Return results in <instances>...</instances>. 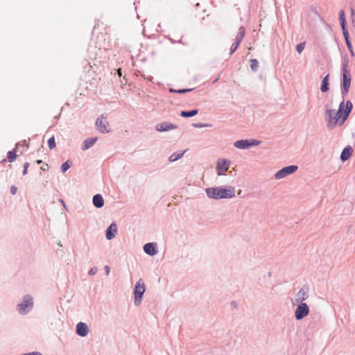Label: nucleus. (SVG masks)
<instances>
[{
    "label": "nucleus",
    "mask_w": 355,
    "mask_h": 355,
    "mask_svg": "<svg viewBox=\"0 0 355 355\" xmlns=\"http://www.w3.org/2000/svg\"><path fill=\"white\" fill-rule=\"evenodd\" d=\"M194 89V88H189V89H173V88H170L169 89V92L171 93H174V94H185V93H187V92H191Z\"/></svg>",
    "instance_id": "393cba45"
},
{
    "label": "nucleus",
    "mask_w": 355,
    "mask_h": 355,
    "mask_svg": "<svg viewBox=\"0 0 355 355\" xmlns=\"http://www.w3.org/2000/svg\"><path fill=\"white\" fill-rule=\"evenodd\" d=\"M17 158V147L7 153V159L9 162H13Z\"/></svg>",
    "instance_id": "b1692460"
},
{
    "label": "nucleus",
    "mask_w": 355,
    "mask_h": 355,
    "mask_svg": "<svg viewBox=\"0 0 355 355\" xmlns=\"http://www.w3.org/2000/svg\"><path fill=\"white\" fill-rule=\"evenodd\" d=\"M76 334L81 337H85L88 334L89 328L86 323L80 322L77 324L76 328Z\"/></svg>",
    "instance_id": "ddd939ff"
},
{
    "label": "nucleus",
    "mask_w": 355,
    "mask_h": 355,
    "mask_svg": "<svg viewBox=\"0 0 355 355\" xmlns=\"http://www.w3.org/2000/svg\"><path fill=\"white\" fill-rule=\"evenodd\" d=\"M349 58L345 55L342 60V71H350L348 69Z\"/></svg>",
    "instance_id": "bb28decb"
},
{
    "label": "nucleus",
    "mask_w": 355,
    "mask_h": 355,
    "mask_svg": "<svg viewBox=\"0 0 355 355\" xmlns=\"http://www.w3.org/2000/svg\"><path fill=\"white\" fill-rule=\"evenodd\" d=\"M308 292V285H303L302 288L300 289V291L297 292L295 299V302H293V304L296 305L298 303H304V301L309 297Z\"/></svg>",
    "instance_id": "6e6552de"
},
{
    "label": "nucleus",
    "mask_w": 355,
    "mask_h": 355,
    "mask_svg": "<svg viewBox=\"0 0 355 355\" xmlns=\"http://www.w3.org/2000/svg\"><path fill=\"white\" fill-rule=\"evenodd\" d=\"M118 73H119V76H121V70H119Z\"/></svg>",
    "instance_id": "8fccbe9b"
},
{
    "label": "nucleus",
    "mask_w": 355,
    "mask_h": 355,
    "mask_svg": "<svg viewBox=\"0 0 355 355\" xmlns=\"http://www.w3.org/2000/svg\"><path fill=\"white\" fill-rule=\"evenodd\" d=\"M6 162H7V161H6V159H3L1 162V163L4 164V163H6Z\"/></svg>",
    "instance_id": "09e8293b"
},
{
    "label": "nucleus",
    "mask_w": 355,
    "mask_h": 355,
    "mask_svg": "<svg viewBox=\"0 0 355 355\" xmlns=\"http://www.w3.org/2000/svg\"><path fill=\"white\" fill-rule=\"evenodd\" d=\"M97 141V137H89L86 139L81 146L83 150H86L91 148Z\"/></svg>",
    "instance_id": "a211bd4d"
},
{
    "label": "nucleus",
    "mask_w": 355,
    "mask_h": 355,
    "mask_svg": "<svg viewBox=\"0 0 355 355\" xmlns=\"http://www.w3.org/2000/svg\"><path fill=\"white\" fill-rule=\"evenodd\" d=\"M48 168V164H44L42 166H41V170L45 171Z\"/></svg>",
    "instance_id": "37998d69"
},
{
    "label": "nucleus",
    "mask_w": 355,
    "mask_h": 355,
    "mask_svg": "<svg viewBox=\"0 0 355 355\" xmlns=\"http://www.w3.org/2000/svg\"><path fill=\"white\" fill-rule=\"evenodd\" d=\"M305 44H306L305 42H300V44H298L296 46V51L299 54L302 53V52L304 51V47H305Z\"/></svg>",
    "instance_id": "2f4dec72"
},
{
    "label": "nucleus",
    "mask_w": 355,
    "mask_h": 355,
    "mask_svg": "<svg viewBox=\"0 0 355 355\" xmlns=\"http://www.w3.org/2000/svg\"><path fill=\"white\" fill-rule=\"evenodd\" d=\"M96 126L98 130L101 133H108L110 132V129L107 128L108 122L106 120V116L104 114L101 115L96 119Z\"/></svg>",
    "instance_id": "1a4fd4ad"
},
{
    "label": "nucleus",
    "mask_w": 355,
    "mask_h": 355,
    "mask_svg": "<svg viewBox=\"0 0 355 355\" xmlns=\"http://www.w3.org/2000/svg\"><path fill=\"white\" fill-rule=\"evenodd\" d=\"M29 166V163L28 162H25L24 164V169H23V171H22V174L24 175H26L27 173H28V168Z\"/></svg>",
    "instance_id": "e433bc0d"
},
{
    "label": "nucleus",
    "mask_w": 355,
    "mask_h": 355,
    "mask_svg": "<svg viewBox=\"0 0 355 355\" xmlns=\"http://www.w3.org/2000/svg\"><path fill=\"white\" fill-rule=\"evenodd\" d=\"M117 232L116 224L112 223L105 230V236L107 240H111L116 236Z\"/></svg>",
    "instance_id": "4468645a"
},
{
    "label": "nucleus",
    "mask_w": 355,
    "mask_h": 355,
    "mask_svg": "<svg viewBox=\"0 0 355 355\" xmlns=\"http://www.w3.org/2000/svg\"><path fill=\"white\" fill-rule=\"evenodd\" d=\"M353 109V104L351 101L347 100L346 101L345 107L342 113L340 114L339 125H342L346 120L348 119L352 110Z\"/></svg>",
    "instance_id": "0eeeda50"
},
{
    "label": "nucleus",
    "mask_w": 355,
    "mask_h": 355,
    "mask_svg": "<svg viewBox=\"0 0 355 355\" xmlns=\"http://www.w3.org/2000/svg\"><path fill=\"white\" fill-rule=\"evenodd\" d=\"M220 78V76H218L217 78H214V81H213V83H216Z\"/></svg>",
    "instance_id": "c03bdc74"
},
{
    "label": "nucleus",
    "mask_w": 355,
    "mask_h": 355,
    "mask_svg": "<svg viewBox=\"0 0 355 355\" xmlns=\"http://www.w3.org/2000/svg\"><path fill=\"white\" fill-rule=\"evenodd\" d=\"M198 113V109H193L191 110H182L180 112V116L184 118H189L196 116Z\"/></svg>",
    "instance_id": "4be33fe9"
},
{
    "label": "nucleus",
    "mask_w": 355,
    "mask_h": 355,
    "mask_svg": "<svg viewBox=\"0 0 355 355\" xmlns=\"http://www.w3.org/2000/svg\"><path fill=\"white\" fill-rule=\"evenodd\" d=\"M59 201L64 205V207H65L64 202L62 199H60Z\"/></svg>",
    "instance_id": "de8ad7c7"
},
{
    "label": "nucleus",
    "mask_w": 355,
    "mask_h": 355,
    "mask_svg": "<svg viewBox=\"0 0 355 355\" xmlns=\"http://www.w3.org/2000/svg\"><path fill=\"white\" fill-rule=\"evenodd\" d=\"M230 166V161L226 159H219L216 164L217 175L220 176L227 171Z\"/></svg>",
    "instance_id": "9d476101"
},
{
    "label": "nucleus",
    "mask_w": 355,
    "mask_h": 355,
    "mask_svg": "<svg viewBox=\"0 0 355 355\" xmlns=\"http://www.w3.org/2000/svg\"><path fill=\"white\" fill-rule=\"evenodd\" d=\"M339 21L340 26H347V21L344 10H340L339 12Z\"/></svg>",
    "instance_id": "a878e982"
},
{
    "label": "nucleus",
    "mask_w": 355,
    "mask_h": 355,
    "mask_svg": "<svg viewBox=\"0 0 355 355\" xmlns=\"http://www.w3.org/2000/svg\"><path fill=\"white\" fill-rule=\"evenodd\" d=\"M186 150L180 151L178 153H173L168 158V161L170 162H174L175 161L179 160L181 159L184 154L185 153Z\"/></svg>",
    "instance_id": "5701e85b"
},
{
    "label": "nucleus",
    "mask_w": 355,
    "mask_h": 355,
    "mask_svg": "<svg viewBox=\"0 0 355 355\" xmlns=\"http://www.w3.org/2000/svg\"><path fill=\"white\" fill-rule=\"evenodd\" d=\"M92 202L96 208H101L104 205V199L101 194H95L92 198Z\"/></svg>",
    "instance_id": "f3484780"
},
{
    "label": "nucleus",
    "mask_w": 355,
    "mask_h": 355,
    "mask_svg": "<svg viewBox=\"0 0 355 355\" xmlns=\"http://www.w3.org/2000/svg\"><path fill=\"white\" fill-rule=\"evenodd\" d=\"M146 291L145 284L142 279L138 280L134 288V304L136 306L141 304L143 299L144 294Z\"/></svg>",
    "instance_id": "7ed1b4c3"
},
{
    "label": "nucleus",
    "mask_w": 355,
    "mask_h": 355,
    "mask_svg": "<svg viewBox=\"0 0 355 355\" xmlns=\"http://www.w3.org/2000/svg\"><path fill=\"white\" fill-rule=\"evenodd\" d=\"M250 62L251 70L254 72L257 71L258 67H259L258 60L255 58H253V59H250Z\"/></svg>",
    "instance_id": "c85d7f7f"
},
{
    "label": "nucleus",
    "mask_w": 355,
    "mask_h": 355,
    "mask_svg": "<svg viewBox=\"0 0 355 355\" xmlns=\"http://www.w3.org/2000/svg\"><path fill=\"white\" fill-rule=\"evenodd\" d=\"M239 44L238 43H233L230 48V55H232L238 49Z\"/></svg>",
    "instance_id": "f704fd0d"
},
{
    "label": "nucleus",
    "mask_w": 355,
    "mask_h": 355,
    "mask_svg": "<svg viewBox=\"0 0 355 355\" xmlns=\"http://www.w3.org/2000/svg\"><path fill=\"white\" fill-rule=\"evenodd\" d=\"M352 153H353V148L351 146L348 145L347 146H345L342 152H341V154H340V159L342 162H345L347 160H348L352 155Z\"/></svg>",
    "instance_id": "dca6fc26"
},
{
    "label": "nucleus",
    "mask_w": 355,
    "mask_h": 355,
    "mask_svg": "<svg viewBox=\"0 0 355 355\" xmlns=\"http://www.w3.org/2000/svg\"><path fill=\"white\" fill-rule=\"evenodd\" d=\"M297 168L298 166L297 165H289L283 167L275 173V178L277 180L282 179L286 177L287 175L295 173L297 170Z\"/></svg>",
    "instance_id": "423d86ee"
},
{
    "label": "nucleus",
    "mask_w": 355,
    "mask_h": 355,
    "mask_svg": "<svg viewBox=\"0 0 355 355\" xmlns=\"http://www.w3.org/2000/svg\"><path fill=\"white\" fill-rule=\"evenodd\" d=\"M249 144L248 139H240L236 141L234 146L239 149H248L250 148Z\"/></svg>",
    "instance_id": "aec40b11"
},
{
    "label": "nucleus",
    "mask_w": 355,
    "mask_h": 355,
    "mask_svg": "<svg viewBox=\"0 0 355 355\" xmlns=\"http://www.w3.org/2000/svg\"><path fill=\"white\" fill-rule=\"evenodd\" d=\"M341 28L343 31V34L345 42L350 41L349 35L348 30L347 28V26H341Z\"/></svg>",
    "instance_id": "c756f323"
},
{
    "label": "nucleus",
    "mask_w": 355,
    "mask_h": 355,
    "mask_svg": "<svg viewBox=\"0 0 355 355\" xmlns=\"http://www.w3.org/2000/svg\"><path fill=\"white\" fill-rule=\"evenodd\" d=\"M232 304H233V306H235V302H232Z\"/></svg>",
    "instance_id": "603ef678"
},
{
    "label": "nucleus",
    "mask_w": 355,
    "mask_h": 355,
    "mask_svg": "<svg viewBox=\"0 0 355 355\" xmlns=\"http://www.w3.org/2000/svg\"><path fill=\"white\" fill-rule=\"evenodd\" d=\"M97 271H98V268L96 267H93L89 270L88 275H94L97 272Z\"/></svg>",
    "instance_id": "58836bf2"
},
{
    "label": "nucleus",
    "mask_w": 355,
    "mask_h": 355,
    "mask_svg": "<svg viewBox=\"0 0 355 355\" xmlns=\"http://www.w3.org/2000/svg\"><path fill=\"white\" fill-rule=\"evenodd\" d=\"M351 13L352 15H354L355 14L354 9L353 8H351Z\"/></svg>",
    "instance_id": "a18cd8bd"
},
{
    "label": "nucleus",
    "mask_w": 355,
    "mask_h": 355,
    "mask_svg": "<svg viewBox=\"0 0 355 355\" xmlns=\"http://www.w3.org/2000/svg\"><path fill=\"white\" fill-rule=\"evenodd\" d=\"M143 250L146 254L150 256H154L158 252L157 244L154 242L144 244Z\"/></svg>",
    "instance_id": "9b49d317"
},
{
    "label": "nucleus",
    "mask_w": 355,
    "mask_h": 355,
    "mask_svg": "<svg viewBox=\"0 0 355 355\" xmlns=\"http://www.w3.org/2000/svg\"><path fill=\"white\" fill-rule=\"evenodd\" d=\"M245 34V29L243 26H241L239 28V31L237 33V35L235 37L234 43H238V44L240 45L241 42H242L244 36Z\"/></svg>",
    "instance_id": "412c9836"
},
{
    "label": "nucleus",
    "mask_w": 355,
    "mask_h": 355,
    "mask_svg": "<svg viewBox=\"0 0 355 355\" xmlns=\"http://www.w3.org/2000/svg\"><path fill=\"white\" fill-rule=\"evenodd\" d=\"M349 90V89H348V88L340 87L342 101H343L344 102H345V97L348 94ZM345 105V104L344 103V106Z\"/></svg>",
    "instance_id": "473e14b6"
},
{
    "label": "nucleus",
    "mask_w": 355,
    "mask_h": 355,
    "mask_svg": "<svg viewBox=\"0 0 355 355\" xmlns=\"http://www.w3.org/2000/svg\"><path fill=\"white\" fill-rule=\"evenodd\" d=\"M346 42V45H347V48H348L351 55L352 56H354V51H353V46H352L351 41H348V42Z\"/></svg>",
    "instance_id": "c9c22d12"
},
{
    "label": "nucleus",
    "mask_w": 355,
    "mask_h": 355,
    "mask_svg": "<svg viewBox=\"0 0 355 355\" xmlns=\"http://www.w3.org/2000/svg\"><path fill=\"white\" fill-rule=\"evenodd\" d=\"M351 74L350 71H342V80L340 87L349 89L351 85Z\"/></svg>",
    "instance_id": "2eb2a0df"
},
{
    "label": "nucleus",
    "mask_w": 355,
    "mask_h": 355,
    "mask_svg": "<svg viewBox=\"0 0 355 355\" xmlns=\"http://www.w3.org/2000/svg\"><path fill=\"white\" fill-rule=\"evenodd\" d=\"M169 41L172 43V44H175V43H181V44H183L184 45H185L184 43L182 42V40H180L178 41H176V40H173L172 38L169 37L168 38Z\"/></svg>",
    "instance_id": "a19ab883"
},
{
    "label": "nucleus",
    "mask_w": 355,
    "mask_h": 355,
    "mask_svg": "<svg viewBox=\"0 0 355 355\" xmlns=\"http://www.w3.org/2000/svg\"><path fill=\"white\" fill-rule=\"evenodd\" d=\"M36 162H37V164H42V159H37V160L36 161Z\"/></svg>",
    "instance_id": "49530a36"
},
{
    "label": "nucleus",
    "mask_w": 355,
    "mask_h": 355,
    "mask_svg": "<svg viewBox=\"0 0 355 355\" xmlns=\"http://www.w3.org/2000/svg\"><path fill=\"white\" fill-rule=\"evenodd\" d=\"M47 143H48L49 149L50 150L53 149L56 146L55 139L54 136L49 138L47 141Z\"/></svg>",
    "instance_id": "7c9ffc66"
},
{
    "label": "nucleus",
    "mask_w": 355,
    "mask_h": 355,
    "mask_svg": "<svg viewBox=\"0 0 355 355\" xmlns=\"http://www.w3.org/2000/svg\"><path fill=\"white\" fill-rule=\"evenodd\" d=\"M344 108V101H342L338 106V111L335 110H327L325 112L327 121V127L329 130H333L337 125L339 124L340 114L342 113Z\"/></svg>",
    "instance_id": "f03ea898"
},
{
    "label": "nucleus",
    "mask_w": 355,
    "mask_h": 355,
    "mask_svg": "<svg viewBox=\"0 0 355 355\" xmlns=\"http://www.w3.org/2000/svg\"><path fill=\"white\" fill-rule=\"evenodd\" d=\"M320 90L323 93H326L329 90V74H327L322 80Z\"/></svg>",
    "instance_id": "6ab92c4d"
},
{
    "label": "nucleus",
    "mask_w": 355,
    "mask_h": 355,
    "mask_svg": "<svg viewBox=\"0 0 355 355\" xmlns=\"http://www.w3.org/2000/svg\"><path fill=\"white\" fill-rule=\"evenodd\" d=\"M249 141V146L250 148L251 146H258L261 144V141L259 140H257V139H248Z\"/></svg>",
    "instance_id": "72a5a7b5"
},
{
    "label": "nucleus",
    "mask_w": 355,
    "mask_h": 355,
    "mask_svg": "<svg viewBox=\"0 0 355 355\" xmlns=\"http://www.w3.org/2000/svg\"><path fill=\"white\" fill-rule=\"evenodd\" d=\"M17 191V187L15 185L10 187V193L12 195H15Z\"/></svg>",
    "instance_id": "ea45409f"
},
{
    "label": "nucleus",
    "mask_w": 355,
    "mask_h": 355,
    "mask_svg": "<svg viewBox=\"0 0 355 355\" xmlns=\"http://www.w3.org/2000/svg\"><path fill=\"white\" fill-rule=\"evenodd\" d=\"M178 126L175 124L168 122H162L157 123L155 126V129L158 132H166L171 130L176 129Z\"/></svg>",
    "instance_id": "f8f14e48"
},
{
    "label": "nucleus",
    "mask_w": 355,
    "mask_h": 355,
    "mask_svg": "<svg viewBox=\"0 0 355 355\" xmlns=\"http://www.w3.org/2000/svg\"><path fill=\"white\" fill-rule=\"evenodd\" d=\"M72 162L68 159L61 165V171L64 173L71 166Z\"/></svg>",
    "instance_id": "cd10ccee"
},
{
    "label": "nucleus",
    "mask_w": 355,
    "mask_h": 355,
    "mask_svg": "<svg viewBox=\"0 0 355 355\" xmlns=\"http://www.w3.org/2000/svg\"><path fill=\"white\" fill-rule=\"evenodd\" d=\"M209 125H210L205 124V123H196L193 124V126L195 128H204V127H207V126H209Z\"/></svg>",
    "instance_id": "4c0bfd02"
},
{
    "label": "nucleus",
    "mask_w": 355,
    "mask_h": 355,
    "mask_svg": "<svg viewBox=\"0 0 355 355\" xmlns=\"http://www.w3.org/2000/svg\"><path fill=\"white\" fill-rule=\"evenodd\" d=\"M232 304H233V306H235V302H232Z\"/></svg>",
    "instance_id": "3c124183"
},
{
    "label": "nucleus",
    "mask_w": 355,
    "mask_h": 355,
    "mask_svg": "<svg viewBox=\"0 0 355 355\" xmlns=\"http://www.w3.org/2000/svg\"><path fill=\"white\" fill-rule=\"evenodd\" d=\"M295 311L294 315L297 320H302L307 316L310 312V309L306 303H298Z\"/></svg>",
    "instance_id": "39448f33"
},
{
    "label": "nucleus",
    "mask_w": 355,
    "mask_h": 355,
    "mask_svg": "<svg viewBox=\"0 0 355 355\" xmlns=\"http://www.w3.org/2000/svg\"><path fill=\"white\" fill-rule=\"evenodd\" d=\"M105 270L106 275H108L109 273H110V267L108 266H105Z\"/></svg>",
    "instance_id": "79ce46f5"
},
{
    "label": "nucleus",
    "mask_w": 355,
    "mask_h": 355,
    "mask_svg": "<svg viewBox=\"0 0 355 355\" xmlns=\"http://www.w3.org/2000/svg\"><path fill=\"white\" fill-rule=\"evenodd\" d=\"M33 307V299L30 295L23 297L22 301L17 305V310L20 314L28 313Z\"/></svg>",
    "instance_id": "20e7f679"
},
{
    "label": "nucleus",
    "mask_w": 355,
    "mask_h": 355,
    "mask_svg": "<svg viewBox=\"0 0 355 355\" xmlns=\"http://www.w3.org/2000/svg\"><path fill=\"white\" fill-rule=\"evenodd\" d=\"M235 188L232 186L208 187L205 193L209 198L214 200L228 199L235 196Z\"/></svg>",
    "instance_id": "f257e3e1"
}]
</instances>
